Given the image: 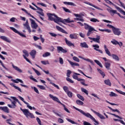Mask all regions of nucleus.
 <instances>
[{
  "instance_id": "1",
  "label": "nucleus",
  "mask_w": 125,
  "mask_h": 125,
  "mask_svg": "<svg viewBox=\"0 0 125 125\" xmlns=\"http://www.w3.org/2000/svg\"><path fill=\"white\" fill-rule=\"evenodd\" d=\"M49 97H50L51 98V99H52L53 100H54V101H56L57 102H58V103H60V104H61V105H62L63 107V109L64 110L67 112V113H70V111H69V110L68 109V108H67L66 107V106L65 105V104H62L60 101L59 100V99H58V98L53 96V95H51V94H49Z\"/></svg>"
},
{
  "instance_id": "2",
  "label": "nucleus",
  "mask_w": 125,
  "mask_h": 125,
  "mask_svg": "<svg viewBox=\"0 0 125 125\" xmlns=\"http://www.w3.org/2000/svg\"><path fill=\"white\" fill-rule=\"evenodd\" d=\"M48 17L49 18V20L51 21H54L55 23H57V22H59V19H60V17H58L57 16H56L55 14H47Z\"/></svg>"
},
{
  "instance_id": "3",
  "label": "nucleus",
  "mask_w": 125,
  "mask_h": 125,
  "mask_svg": "<svg viewBox=\"0 0 125 125\" xmlns=\"http://www.w3.org/2000/svg\"><path fill=\"white\" fill-rule=\"evenodd\" d=\"M73 79L75 80H77L78 82H81V83L84 85V86H87L88 85L87 84H85V80L84 79L79 78L78 75H76V72H74L73 75H72Z\"/></svg>"
},
{
  "instance_id": "4",
  "label": "nucleus",
  "mask_w": 125,
  "mask_h": 125,
  "mask_svg": "<svg viewBox=\"0 0 125 125\" xmlns=\"http://www.w3.org/2000/svg\"><path fill=\"white\" fill-rule=\"evenodd\" d=\"M59 22H61L63 24H65V23H74L75 22V21H74L73 20L70 21V18L63 20L61 18H60V19H59Z\"/></svg>"
},
{
  "instance_id": "5",
  "label": "nucleus",
  "mask_w": 125,
  "mask_h": 125,
  "mask_svg": "<svg viewBox=\"0 0 125 125\" xmlns=\"http://www.w3.org/2000/svg\"><path fill=\"white\" fill-rule=\"evenodd\" d=\"M7 99H8V100H10V101L11 102V104H12V105L8 104H7V106L9 108L15 109V108H16V102H15V101H12V100L10 99L9 98H7Z\"/></svg>"
},
{
  "instance_id": "6",
  "label": "nucleus",
  "mask_w": 125,
  "mask_h": 125,
  "mask_svg": "<svg viewBox=\"0 0 125 125\" xmlns=\"http://www.w3.org/2000/svg\"><path fill=\"white\" fill-rule=\"evenodd\" d=\"M112 32L115 36H121V35H122V31H121V29L118 28L114 27Z\"/></svg>"
},
{
  "instance_id": "7",
  "label": "nucleus",
  "mask_w": 125,
  "mask_h": 125,
  "mask_svg": "<svg viewBox=\"0 0 125 125\" xmlns=\"http://www.w3.org/2000/svg\"><path fill=\"white\" fill-rule=\"evenodd\" d=\"M105 5V6H107V7H108V8L106 9V10L109 12V13H110V14H111V15H114L115 13H117V10H113L111 7L106 4Z\"/></svg>"
},
{
  "instance_id": "8",
  "label": "nucleus",
  "mask_w": 125,
  "mask_h": 125,
  "mask_svg": "<svg viewBox=\"0 0 125 125\" xmlns=\"http://www.w3.org/2000/svg\"><path fill=\"white\" fill-rule=\"evenodd\" d=\"M10 29H11V30H12L13 32H14V33H15L16 34H18V35L21 36V37H22L23 38H26V35L20 33L19 31H18V30H17V29H15L14 27H10Z\"/></svg>"
},
{
  "instance_id": "9",
  "label": "nucleus",
  "mask_w": 125,
  "mask_h": 125,
  "mask_svg": "<svg viewBox=\"0 0 125 125\" xmlns=\"http://www.w3.org/2000/svg\"><path fill=\"white\" fill-rule=\"evenodd\" d=\"M30 21H31V28H32V29H37L39 25H38L35 21L32 19H30Z\"/></svg>"
},
{
  "instance_id": "10",
  "label": "nucleus",
  "mask_w": 125,
  "mask_h": 125,
  "mask_svg": "<svg viewBox=\"0 0 125 125\" xmlns=\"http://www.w3.org/2000/svg\"><path fill=\"white\" fill-rule=\"evenodd\" d=\"M91 111L92 112H93L94 114H95L101 120H105V117L103 116L102 114H100V113L95 111V110H94L92 109H91Z\"/></svg>"
},
{
  "instance_id": "11",
  "label": "nucleus",
  "mask_w": 125,
  "mask_h": 125,
  "mask_svg": "<svg viewBox=\"0 0 125 125\" xmlns=\"http://www.w3.org/2000/svg\"><path fill=\"white\" fill-rule=\"evenodd\" d=\"M64 41L65 42L66 44H67L68 45V46H70V47L74 46V47H75V44L72 43V42L68 40L67 38H64Z\"/></svg>"
},
{
  "instance_id": "12",
  "label": "nucleus",
  "mask_w": 125,
  "mask_h": 125,
  "mask_svg": "<svg viewBox=\"0 0 125 125\" xmlns=\"http://www.w3.org/2000/svg\"><path fill=\"white\" fill-rule=\"evenodd\" d=\"M23 25L26 28V29L28 30V33H29V34H31L32 30H31V27H30V25H29V22H28V20H26L25 23H24Z\"/></svg>"
},
{
  "instance_id": "13",
  "label": "nucleus",
  "mask_w": 125,
  "mask_h": 125,
  "mask_svg": "<svg viewBox=\"0 0 125 125\" xmlns=\"http://www.w3.org/2000/svg\"><path fill=\"white\" fill-rule=\"evenodd\" d=\"M57 48L59 53L60 52H62V53H66L67 52V50L61 46H58L57 47Z\"/></svg>"
},
{
  "instance_id": "14",
  "label": "nucleus",
  "mask_w": 125,
  "mask_h": 125,
  "mask_svg": "<svg viewBox=\"0 0 125 125\" xmlns=\"http://www.w3.org/2000/svg\"><path fill=\"white\" fill-rule=\"evenodd\" d=\"M92 47H94V50H96V51H98V52H100V53H102V54L103 53V51L99 49V45H98V44L93 45Z\"/></svg>"
},
{
  "instance_id": "15",
  "label": "nucleus",
  "mask_w": 125,
  "mask_h": 125,
  "mask_svg": "<svg viewBox=\"0 0 125 125\" xmlns=\"http://www.w3.org/2000/svg\"><path fill=\"white\" fill-rule=\"evenodd\" d=\"M84 3H85V4H88V5H90V6H92L93 7H94V8L98 9L99 10H103V9L99 8L98 6H95L89 2L84 1Z\"/></svg>"
},
{
  "instance_id": "16",
  "label": "nucleus",
  "mask_w": 125,
  "mask_h": 125,
  "mask_svg": "<svg viewBox=\"0 0 125 125\" xmlns=\"http://www.w3.org/2000/svg\"><path fill=\"white\" fill-rule=\"evenodd\" d=\"M12 67L14 70L17 71L19 73H23V70H22L20 68L18 67V66L15 65L13 63L12 64Z\"/></svg>"
},
{
  "instance_id": "17",
  "label": "nucleus",
  "mask_w": 125,
  "mask_h": 125,
  "mask_svg": "<svg viewBox=\"0 0 125 125\" xmlns=\"http://www.w3.org/2000/svg\"><path fill=\"white\" fill-rule=\"evenodd\" d=\"M0 110H2V111H3L5 113H9V109L7 106H0Z\"/></svg>"
},
{
  "instance_id": "18",
  "label": "nucleus",
  "mask_w": 125,
  "mask_h": 125,
  "mask_svg": "<svg viewBox=\"0 0 125 125\" xmlns=\"http://www.w3.org/2000/svg\"><path fill=\"white\" fill-rule=\"evenodd\" d=\"M69 38L71 40H77L78 39V35L76 33H73L69 35Z\"/></svg>"
},
{
  "instance_id": "19",
  "label": "nucleus",
  "mask_w": 125,
  "mask_h": 125,
  "mask_svg": "<svg viewBox=\"0 0 125 125\" xmlns=\"http://www.w3.org/2000/svg\"><path fill=\"white\" fill-rule=\"evenodd\" d=\"M0 39H1V40H2L3 41H4L5 42H11V41H10L9 39L5 36H1L0 37Z\"/></svg>"
},
{
  "instance_id": "20",
  "label": "nucleus",
  "mask_w": 125,
  "mask_h": 125,
  "mask_svg": "<svg viewBox=\"0 0 125 125\" xmlns=\"http://www.w3.org/2000/svg\"><path fill=\"white\" fill-rule=\"evenodd\" d=\"M56 29H57L58 30H59L60 32H61L62 33H63V34H68V32L65 31V30L63 29L62 28L56 26Z\"/></svg>"
},
{
  "instance_id": "21",
  "label": "nucleus",
  "mask_w": 125,
  "mask_h": 125,
  "mask_svg": "<svg viewBox=\"0 0 125 125\" xmlns=\"http://www.w3.org/2000/svg\"><path fill=\"white\" fill-rule=\"evenodd\" d=\"M33 59H35L36 57V54H37V51L36 50H32L29 53Z\"/></svg>"
},
{
  "instance_id": "22",
  "label": "nucleus",
  "mask_w": 125,
  "mask_h": 125,
  "mask_svg": "<svg viewBox=\"0 0 125 125\" xmlns=\"http://www.w3.org/2000/svg\"><path fill=\"white\" fill-rule=\"evenodd\" d=\"M11 81H12V82H13V83H24L22 81V80L19 79H16V80L12 79Z\"/></svg>"
},
{
  "instance_id": "23",
  "label": "nucleus",
  "mask_w": 125,
  "mask_h": 125,
  "mask_svg": "<svg viewBox=\"0 0 125 125\" xmlns=\"http://www.w3.org/2000/svg\"><path fill=\"white\" fill-rule=\"evenodd\" d=\"M93 42L100 43V36L96 35V38H94Z\"/></svg>"
},
{
  "instance_id": "24",
  "label": "nucleus",
  "mask_w": 125,
  "mask_h": 125,
  "mask_svg": "<svg viewBox=\"0 0 125 125\" xmlns=\"http://www.w3.org/2000/svg\"><path fill=\"white\" fill-rule=\"evenodd\" d=\"M10 85H11V86H13V87H14V88H15V89H17L18 90H19V91H20V92H22V90H21V88H20L19 87H18L17 86H15V83H10Z\"/></svg>"
},
{
  "instance_id": "25",
  "label": "nucleus",
  "mask_w": 125,
  "mask_h": 125,
  "mask_svg": "<svg viewBox=\"0 0 125 125\" xmlns=\"http://www.w3.org/2000/svg\"><path fill=\"white\" fill-rule=\"evenodd\" d=\"M84 28L85 29V30H91L92 29H94V28H93L92 26L84 23Z\"/></svg>"
},
{
  "instance_id": "26",
  "label": "nucleus",
  "mask_w": 125,
  "mask_h": 125,
  "mask_svg": "<svg viewBox=\"0 0 125 125\" xmlns=\"http://www.w3.org/2000/svg\"><path fill=\"white\" fill-rule=\"evenodd\" d=\"M23 113L26 118H29V114H30V112L29 110L27 109H24V110H23Z\"/></svg>"
},
{
  "instance_id": "27",
  "label": "nucleus",
  "mask_w": 125,
  "mask_h": 125,
  "mask_svg": "<svg viewBox=\"0 0 125 125\" xmlns=\"http://www.w3.org/2000/svg\"><path fill=\"white\" fill-rule=\"evenodd\" d=\"M80 46L84 48H88V45H87L85 42H81L80 43Z\"/></svg>"
},
{
  "instance_id": "28",
  "label": "nucleus",
  "mask_w": 125,
  "mask_h": 125,
  "mask_svg": "<svg viewBox=\"0 0 125 125\" xmlns=\"http://www.w3.org/2000/svg\"><path fill=\"white\" fill-rule=\"evenodd\" d=\"M67 61L69 62V63L71 65V66H80V64L77 62H74L69 60H67Z\"/></svg>"
},
{
  "instance_id": "29",
  "label": "nucleus",
  "mask_w": 125,
  "mask_h": 125,
  "mask_svg": "<svg viewBox=\"0 0 125 125\" xmlns=\"http://www.w3.org/2000/svg\"><path fill=\"white\" fill-rule=\"evenodd\" d=\"M111 56L114 60H116V61H120V58H119V57L115 54H112L111 55Z\"/></svg>"
},
{
  "instance_id": "30",
  "label": "nucleus",
  "mask_w": 125,
  "mask_h": 125,
  "mask_svg": "<svg viewBox=\"0 0 125 125\" xmlns=\"http://www.w3.org/2000/svg\"><path fill=\"white\" fill-rule=\"evenodd\" d=\"M98 73H99V74H100L101 75V76H102L103 78H104L105 77V73H104V72L102 71V70H101V69H99V68H97V69Z\"/></svg>"
},
{
  "instance_id": "31",
  "label": "nucleus",
  "mask_w": 125,
  "mask_h": 125,
  "mask_svg": "<svg viewBox=\"0 0 125 125\" xmlns=\"http://www.w3.org/2000/svg\"><path fill=\"white\" fill-rule=\"evenodd\" d=\"M92 31H95V32H97V31L94 28H93L92 29H89L88 31V32L87 33V37H89V36H90L91 34H92Z\"/></svg>"
},
{
  "instance_id": "32",
  "label": "nucleus",
  "mask_w": 125,
  "mask_h": 125,
  "mask_svg": "<svg viewBox=\"0 0 125 125\" xmlns=\"http://www.w3.org/2000/svg\"><path fill=\"white\" fill-rule=\"evenodd\" d=\"M110 66H111V63L108 62H105L104 63V66L105 67L107 70H109L110 69Z\"/></svg>"
},
{
  "instance_id": "33",
  "label": "nucleus",
  "mask_w": 125,
  "mask_h": 125,
  "mask_svg": "<svg viewBox=\"0 0 125 125\" xmlns=\"http://www.w3.org/2000/svg\"><path fill=\"white\" fill-rule=\"evenodd\" d=\"M99 31H100L101 32H106L107 33H111L112 31L110 29H101L100 28H99Z\"/></svg>"
},
{
  "instance_id": "34",
  "label": "nucleus",
  "mask_w": 125,
  "mask_h": 125,
  "mask_svg": "<svg viewBox=\"0 0 125 125\" xmlns=\"http://www.w3.org/2000/svg\"><path fill=\"white\" fill-rule=\"evenodd\" d=\"M21 10H22V11H24V12H25V13H26V14H28V15H29V16H30V17H32V18H35V17H34L33 15H32L31 14H30V13H28V11H26V9H25L24 8H21Z\"/></svg>"
},
{
  "instance_id": "35",
  "label": "nucleus",
  "mask_w": 125,
  "mask_h": 125,
  "mask_svg": "<svg viewBox=\"0 0 125 125\" xmlns=\"http://www.w3.org/2000/svg\"><path fill=\"white\" fill-rule=\"evenodd\" d=\"M104 82L105 84H106L107 85H109V86H111L112 84L111 82H110V80L109 79L104 80Z\"/></svg>"
},
{
  "instance_id": "36",
  "label": "nucleus",
  "mask_w": 125,
  "mask_h": 125,
  "mask_svg": "<svg viewBox=\"0 0 125 125\" xmlns=\"http://www.w3.org/2000/svg\"><path fill=\"white\" fill-rule=\"evenodd\" d=\"M107 1H108V3L109 4H112V5H113V6H114V7H115V8H116L118 10V9H120V7L117 6V5H116L115 4H114L113 2H112V1L108 0H107Z\"/></svg>"
},
{
  "instance_id": "37",
  "label": "nucleus",
  "mask_w": 125,
  "mask_h": 125,
  "mask_svg": "<svg viewBox=\"0 0 125 125\" xmlns=\"http://www.w3.org/2000/svg\"><path fill=\"white\" fill-rule=\"evenodd\" d=\"M94 62H95V63H96V64H97V65L100 66V67H101V68H103V65H102V63H101V62H99V61L95 60Z\"/></svg>"
},
{
  "instance_id": "38",
  "label": "nucleus",
  "mask_w": 125,
  "mask_h": 125,
  "mask_svg": "<svg viewBox=\"0 0 125 125\" xmlns=\"http://www.w3.org/2000/svg\"><path fill=\"white\" fill-rule=\"evenodd\" d=\"M11 98H12V99H13V100H14L15 101V102H18V103H19V104L21 105L22 106V104H21V103H20V102H19V100H18V99H17L16 98V97H11Z\"/></svg>"
},
{
  "instance_id": "39",
  "label": "nucleus",
  "mask_w": 125,
  "mask_h": 125,
  "mask_svg": "<svg viewBox=\"0 0 125 125\" xmlns=\"http://www.w3.org/2000/svg\"><path fill=\"white\" fill-rule=\"evenodd\" d=\"M11 98H12V99H13V100H14L15 101V102H18V103H19V104L21 105L22 106V104H21V103H20V102H19V100H18V99H17L16 98V97H11Z\"/></svg>"
},
{
  "instance_id": "40",
  "label": "nucleus",
  "mask_w": 125,
  "mask_h": 125,
  "mask_svg": "<svg viewBox=\"0 0 125 125\" xmlns=\"http://www.w3.org/2000/svg\"><path fill=\"white\" fill-rule=\"evenodd\" d=\"M83 60H85V61H87V62H89L90 63H91V64H92V65H94V62H93V61L89 59H83Z\"/></svg>"
},
{
  "instance_id": "41",
  "label": "nucleus",
  "mask_w": 125,
  "mask_h": 125,
  "mask_svg": "<svg viewBox=\"0 0 125 125\" xmlns=\"http://www.w3.org/2000/svg\"><path fill=\"white\" fill-rule=\"evenodd\" d=\"M81 91L82 92H84V93L86 94V95H88V91H87V90H86V89L82 87Z\"/></svg>"
},
{
  "instance_id": "42",
  "label": "nucleus",
  "mask_w": 125,
  "mask_h": 125,
  "mask_svg": "<svg viewBox=\"0 0 125 125\" xmlns=\"http://www.w3.org/2000/svg\"><path fill=\"white\" fill-rule=\"evenodd\" d=\"M63 3L64 4H65L67 5H75V4L72 2L64 1Z\"/></svg>"
},
{
  "instance_id": "43",
  "label": "nucleus",
  "mask_w": 125,
  "mask_h": 125,
  "mask_svg": "<svg viewBox=\"0 0 125 125\" xmlns=\"http://www.w3.org/2000/svg\"><path fill=\"white\" fill-rule=\"evenodd\" d=\"M67 121H68L69 123H71V124H72V125H79L78 123H77L76 122H75L74 121H73L72 120L70 119H66Z\"/></svg>"
},
{
  "instance_id": "44",
  "label": "nucleus",
  "mask_w": 125,
  "mask_h": 125,
  "mask_svg": "<svg viewBox=\"0 0 125 125\" xmlns=\"http://www.w3.org/2000/svg\"><path fill=\"white\" fill-rule=\"evenodd\" d=\"M51 54L48 52H46L42 55L43 57H48V56H50Z\"/></svg>"
},
{
  "instance_id": "45",
  "label": "nucleus",
  "mask_w": 125,
  "mask_h": 125,
  "mask_svg": "<svg viewBox=\"0 0 125 125\" xmlns=\"http://www.w3.org/2000/svg\"><path fill=\"white\" fill-rule=\"evenodd\" d=\"M42 71L46 75H49L50 77H52V78H53V75H52V74L49 73V71H48V70L45 71V70H44L43 69H42Z\"/></svg>"
},
{
  "instance_id": "46",
  "label": "nucleus",
  "mask_w": 125,
  "mask_h": 125,
  "mask_svg": "<svg viewBox=\"0 0 125 125\" xmlns=\"http://www.w3.org/2000/svg\"><path fill=\"white\" fill-rule=\"evenodd\" d=\"M109 96H110L111 97H118V95L113 92H111L110 94H109Z\"/></svg>"
},
{
  "instance_id": "47",
  "label": "nucleus",
  "mask_w": 125,
  "mask_h": 125,
  "mask_svg": "<svg viewBox=\"0 0 125 125\" xmlns=\"http://www.w3.org/2000/svg\"><path fill=\"white\" fill-rule=\"evenodd\" d=\"M90 21H91V22H93L94 23H96V22H99V20L96 18H91L90 20Z\"/></svg>"
},
{
  "instance_id": "48",
  "label": "nucleus",
  "mask_w": 125,
  "mask_h": 125,
  "mask_svg": "<svg viewBox=\"0 0 125 125\" xmlns=\"http://www.w3.org/2000/svg\"><path fill=\"white\" fill-rule=\"evenodd\" d=\"M77 96L79 99H80V100H82V101H84V98L83 96L81 95L80 94H77Z\"/></svg>"
},
{
  "instance_id": "49",
  "label": "nucleus",
  "mask_w": 125,
  "mask_h": 125,
  "mask_svg": "<svg viewBox=\"0 0 125 125\" xmlns=\"http://www.w3.org/2000/svg\"><path fill=\"white\" fill-rule=\"evenodd\" d=\"M78 72H79L80 73H81V74H83V76H84L85 77H86V78H88V79H92L91 77H89V76H86V75H85L83 72V71L81 70L80 69H78Z\"/></svg>"
},
{
  "instance_id": "50",
  "label": "nucleus",
  "mask_w": 125,
  "mask_h": 125,
  "mask_svg": "<svg viewBox=\"0 0 125 125\" xmlns=\"http://www.w3.org/2000/svg\"><path fill=\"white\" fill-rule=\"evenodd\" d=\"M76 103L78 105H83V102L80 100H77L76 101Z\"/></svg>"
},
{
  "instance_id": "51",
  "label": "nucleus",
  "mask_w": 125,
  "mask_h": 125,
  "mask_svg": "<svg viewBox=\"0 0 125 125\" xmlns=\"http://www.w3.org/2000/svg\"><path fill=\"white\" fill-rule=\"evenodd\" d=\"M62 9H63L64 11L65 12H68V13H72V12L69 10V9L66 8V7H62Z\"/></svg>"
},
{
  "instance_id": "52",
  "label": "nucleus",
  "mask_w": 125,
  "mask_h": 125,
  "mask_svg": "<svg viewBox=\"0 0 125 125\" xmlns=\"http://www.w3.org/2000/svg\"><path fill=\"white\" fill-rule=\"evenodd\" d=\"M33 70L34 71V72L36 73V74L37 75V76H41V73L38 71V70L35 69L34 67L32 68Z\"/></svg>"
},
{
  "instance_id": "53",
  "label": "nucleus",
  "mask_w": 125,
  "mask_h": 125,
  "mask_svg": "<svg viewBox=\"0 0 125 125\" xmlns=\"http://www.w3.org/2000/svg\"><path fill=\"white\" fill-rule=\"evenodd\" d=\"M68 97H70V98H72L73 97V93L71 91H68L67 93H66Z\"/></svg>"
},
{
  "instance_id": "54",
  "label": "nucleus",
  "mask_w": 125,
  "mask_h": 125,
  "mask_svg": "<svg viewBox=\"0 0 125 125\" xmlns=\"http://www.w3.org/2000/svg\"><path fill=\"white\" fill-rule=\"evenodd\" d=\"M22 52H23V54H24V55L25 56V57H26V56L27 57H28V56H29V53L28 52V51H27V50H23L22 51Z\"/></svg>"
},
{
  "instance_id": "55",
  "label": "nucleus",
  "mask_w": 125,
  "mask_h": 125,
  "mask_svg": "<svg viewBox=\"0 0 125 125\" xmlns=\"http://www.w3.org/2000/svg\"><path fill=\"white\" fill-rule=\"evenodd\" d=\"M63 90H64L65 92H66V93H68L69 91V88H68V87L66 86H64L63 87Z\"/></svg>"
},
{
  "instance_id": "56",
  "label": "nucleus",
  "mask_w": 125,
  "mask_h": 125,
  "mask_svg": "<svg viewBox=\"0 0 125 125\" xmlns=\"http://www.w3.org/2000/svg\"><path fill=\"white\" fill-rule=\"evenodd\" d=\"M41 63L43 64V65H47V64H49V62L48 61H41Z\"/></svg>"
},
{
  "instance_id": "57",
  "label": "nucleus",
  "mask_w": 125,
  "mask_h": 125,
  "mask_svg": "<svg viewBox=\"0 0 125 125\" xmlns=\"http://www.w3.org/2000/svg\"><path fill=\"white\" fill-rule=\"evenodd\" d=\"M74 20H77L78 21H81L82 22H84V20L83 18H75Z\"/></svg>"
},
{
  "instance_id": "58",
  "label": "nucleus",
  "mask_w": 125,
  "mask_h": 125,
  "mask_svg": "<svg viewBox=\"0 0 125 125\" xmlns=\"http://www.w3.org/2000/svg\"><path fill=\"white\" fill-rule=\"evenodd\" d=\"M38 87H39L40 89H42V90H44L45 89V87L43 85H37Z\"/></svg>"
},
{
  "instance_id": "59",
  "label": "nucleus",
  "mask_w": 125,
  "mask_h": 125,
  "mask_svg": "<svg viewBox=\"0 0 125 125\" xmlns=\"http://www.w3.org/2000/svg\"><path fill=\"white\" fill-rule=\"evenodd\" d=\"M19 98L21 100V101H23V103L26 104H28V103L26 102V101H24V98H23L22 97L19 96Z\"/></svg>"
},
{
  "instance_id": "60",
  "label": "nucleus",
  "mask_w": 125,
  "mask_h": 125,
  "mask_svg": "<svg viewBox=\"0 0 125 125\" xmlns=\"http://www.w3.org/2000/svg\"><path fill=\"white\" fill-rule=\"evenodd\" d=\"M115 90H116V91H117L120 94H122V95H125V93L121 91L120 90H118V89H116Z\"/></svg>"
},
{
  "instance_id": "61",
  "label": "nucleus",
  "mask_w": 125,
  "mask_h": 125,
  "mask_svg": "<svg viewBox=\"0 0 125 125\" xmlns=\"http://www.w3.org/2000/svg\"><path fill=\"white\" fill-rule=\"evenodd\" d=\"M59 62L61 65H63L64 64V61L63 60V59H62V58H59Z\"/></svg>"
},
{
  "instance_id": "62",
  "label": "nucleus",
  "mask_w": 125,
  "mask_h": 125,
  "mask_svg": "<svg viewBox=\"0 0 125 125\" xmlns=\"http://www.w3.org/2000/svg\"><path fill=\"white\" fill-rule=\"evenodd\" d=\"M111 43L113 44H118L119 42L117 41L116 40H113L112 41H111Z\"/></svg>"
},
{
  "instance_id": "63",
  "label": "nucleus",
  "mask_w": 125,
  "mask_h": 125,
  "mask_svg": "<svg viewBox=\"0 0 125 125\" xmlns=\"http://www.w3.org/2000/svg\"><path fill=\"white\" fill-rule=\"evenodd\" d=\"M73 59L74 61H76V62H80V59H79L78 57L76 56L73 57Z\"/></svg>"
},
{
  "instance_id": "64",
  "label": "nucleus",
  "mask_w": 125,
  "mask_h": 125,
  "mask_svg": "<svg viewBox=\"0 0 125 125\" xmlns=\"http://www.w3.org/2000/svg\"><path fill=\"white\" fill-rule=\"evenodd\" d=\"M83 125H91V124L86 121H83Z\"/></svg>"
}]
</instances>
